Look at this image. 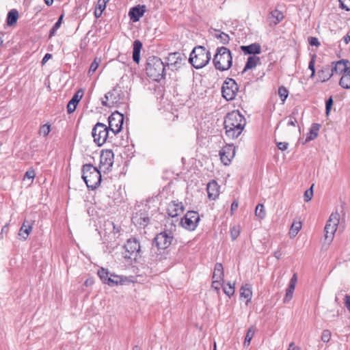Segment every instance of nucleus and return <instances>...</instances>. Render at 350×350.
Wrapping results in <instances>:
<instances>
[{"instance_id":"obj_1","label":"nucleus","mask_w":350,"mask_h":350,"mask_svg":"<svg viewBox=\"0 0 350 350\" xmlns=\"http://www.w3.org/2000/svg\"><path fill=\"white\" fill-rule=\"evenodd\" d=\"M226 135L230 139L237 138L242 133L246 121L243 116L238 111H232L228 113L224 120Z\"/></svg>"},{"instance_id":"obj_2","label":"nucleus","mask_w":350,"mask_h":350,"mask_svg":"<svg viewBox=\"0 0 350 350\" xmlns=\"http://www.w3.org/2000/svg\"><path fill=\"white\" fill-rule=\"evenodd\" d=\"M217 70L224 71L228 70L232 63V57L230 51L225 47H218L213 59Z\"/></svg>"},{"instance_id":"obj_3","label":"nucleus","mask_w":350,"mask_h":350,"mask_svg":"<svg viewBox=\"0 0 350 350\" xmlns=\"http://www.w3.org/2000/svg\"><path fill=\"white\" fill-rule=\"evenodd\" d=\"M82 178L89 189H94L100 183V171L92 164H85L82 167Z\"/></svg>"},{"instance_id":"obj_4","label":"nucleus","mask_w":350,"mask_h":350,"mask_svg":"<svg viewBox=\"0 0 350 350\" xmlns=\"http://www.w3.org/2000/svg\"><path fill=\"white\" fill-rule=\"evenodd\" d=\"M211 55L204 46H197L194 47L189 57L191 64L199 69L204 67L209 62Z\"/></svg>"},{"instance_id":"obj_5","label":"nucleus","mask_w":350,"mask_h":350,"mask_svg":"<svg viewBox=\"0 0 350 350\" xmlns=\"http://www.w3.org/2000/svg\"><path fill=\"white\" fill-rule=\"evenodd\" d=\"M146 71L150 78L159 81L165 75L164 63L157 57H150L148 59Z\"/></svg>"},{"instance_id":"obj_6","label":"nucleus","mask_w":350,"mask_h":350,"mask_svg":"<svg viewBox=\"0 0 350 350\" xmlns=\"http://www.w3.org/2000/svg\"><path fill=\"white\" fill-rule=\"evenodd\" d=\"M124 94L120 88H115L107 92L102 99L103 106L113 107H118L124 103Z\"/></svg>"},{"instance_id":"obj_7","label":"nucleus","mask_w":350,"mask_h":350,"mask_svg":"<svg viewBox=\"0 0 350 350\" xmlns=\"http://www.w3.org/2000/svg\"><path fill=\"white\" fill-rule=\"evenodd\" d=\"M109 128L105 124L97 122L92 129V135L94 142L98 146H101L110 137Z\"/></svg>"},{"instance_id":"obj_8","label":"nucleus","mask_w":350,"mask_h":350,"mask_svg":"<svg viewBox=\"0 0 350 350\" xmlns=\"http://www.w3.org/2000/svg\"><path fill=\"white\" fill-rule=\"evenodd\" d=\"M340 215L338 213H332L329 219L327 220L325 226V240L330 243L334 237L335 232L337 230L338 225L339 224Z\"/></svg>"},{"instance_id":"obj_9","label":"nucleus","mask_w":350,"mask_h":350,"mask_svg":"<svg viewBox=\"0 0 350 350\" xmlns=\"http://www.w3.org/2000/svg\"><path fill=\"white\" fill-rule=\"evenodd\" d=\"M238 90L236 81L233 79L227 78L221 87L222 96L226 100H232L236 96Z\"/></svg>"},{"instance_id":"obj_10","label":"nucleus","mask_w":350,"mask_h":350,"mask_svg":"<svg viewBox=\"0 0 350 350\" xmlns=\"http://www.w3.org/2000/svg\"><path fill=\"white\" fill-rule=\"evenodd\" d=\"M109 128L112 134L116 135L122 130L124 116L118 111L112 113L108 118Z\"/></svg>"},{"instance_id":"obj_11","label":"nucleus","mask_w":350,"mask_h":350,"mask_svg":"<svg viewBox=\"0 0 350 350\" xmlns=\"http://www.w3.org/2000/svg\"><path fill=\"white\" fill-rule=\"evenodd\" d=\"M173 239L172 232L165 230L157 234L154 239V242L159 249L165 250L171 245Z\"/></svg>"},{"instance_id":"obj_12","label":"nucleus","mask_w":350,"mask_h":350,"mask_svg":"<svg viewBox=\"0 0 350 350\" xmlns=\"http://www.w3.org/2000/svg\"><path fill=\"white\" fill-rule=\"evenodd\" d=\"M200 221V216L196 211H188L185 217L181 219V225L185 228L193 230L197 227Z\"/></svg>"},{"instance_id":"obj_13","label":"nucleus","mask_w":350,"mask_h":350,"mask_svg":"<svg viewBox=\"0 0 350 350\" xmlns=\"http://www.w3.org/2000/svg\"><path fill=\"white\" fill-rule=\"evenodd\" d=\"M113 152L111 150H102L100 156V168L103 171H109L113 164Z\"/></svg>"},{"instance_id":"obj_14","label":"nucleus","mask_w":350,"mask_h":350,"mask_svg":"<svg viewBox=\"0 0 350 350\" xmlns=\"http://www.w3.org/2000/svg\"><path fill=\"white\" fill-rule=\"evenodd\" d=\"M124 248L126 252L129 254V256L126 255L125 257L129 258H131L132 256H133L135 258L137 257L141 252V246L139 243L135 238L129 239L126 241V243L124 245Z\"/></svg>"},{"instance_id":"obj_15","label":"nucleus","mask_w":350,"mask_h":350,"mask_svg":"<svg viewBox=\"0 0 350 350\" xmlns=\"http://www.w3.org/2000/svg\"><path fill=\"white\" fill-rule=\"evenodd\" d=\"M221 162L228 165L235 155V148L233 145L228 144L222 148L219 152Z\"/></svg>"},{"instance_id":"obj_16","label":"nucleus","mask_w":350,"mask_h":350,"mask_svg":"<svg viewBox=\"0 0 350 350\" xmlns=\"http://www.w3.org/2000/svg\"><path fill=\"white\" fill-rule=\"evenodd\" d=\"M349 70H350V62L348 60L340 59L332 62L331 71L333 74L343 75Z\"/></svg>"},{"instance_id":"obj_17","label":"nucleus","mask_w":350,"mask_h":350,"mask_svg":"<svg viewBox=\"0 0 350 350\" xmlns=\"http://www.w3.org/2000/svg\"><path fill=\"white\" fill-rule=\"evenodd\" d=\"M167 214L172 217H175L181 215L184 211V206L182 202L178 201L171 202L167 206Z\"/></svg>"},{"instance_id":"obj_18","label":"nucleus","mask_w":350,"mask_h":350,"mask_svg":"<svg viewBox=\"0 0 350 350\" xmlns=\"http://www.w3.org/2000/svg\"><path fill=\"white\" fill-rule=\"evenodd\" d=\"M146 11V5H138L130 9L129 12V16L130 17V19L133 22H137L139 21L140 18L144 14Z\"/></svg>"},{"instance_id":"obj_19","label":"nucleus","mask_w":350,"mask_h":350,"mask_svg":"<svg viewBox=\"0 0 350 350\" xmlns=\"http://www.w3.org/2000/svg\"><path fill=\"white\" fill-rule=\"evenodd\" d=\"M299 114V111L297 109H295L291 115L286 116L283 120H282L278 126L280 124H284L286 126H293L296 127L297 125V116ZM278 126H277L278 128Z\"/></svg>"},{"instance_id":"obj_20","label":"nucleus","mask_w":350,"mask_h":350,"mask_svg":"<svg viewBox=\"0 0 350 350\" xmlns=\"http://www.w3.org/2000/svg\"><path fill=\"white\" fill-rule=\"evenodd\" d=\"M83 95L82 90H78L75 94L72 96V99L68 102L67 105V111L68 113L74 112L76 109L77 105L79 100L81 99Z\"/></svg>"},{"instance_id":"obj_21","label":"nucleus","mask_w":350,"mask_h":350,"mask_svg":"<svg viewBox=\"0 0 350 350\" xmlns=\"http://www.w3.org/2000/svg\"><path fill=\"white\" fill-rule=\"evenodd\" d=\"M241 50L246 55H257L261 53V47L258 43H253L247 46H241Z\"/></svg>"},{"instance_id":"obj_22","label":"nucleus","mask_w":350,"mask_h":350,"mask_svg":"<svg viewBox=\"0 0 350 350\" xmlns=\"http://www.w3.org/2000/svg\"><path fill=\"white\" fill-rule=\"evenodd\" d=\"M32 230V223L31 221H25L21 227L18 236L22 237L23 240H26Z\"/></svg>"},{"instance_id":"obj_23","label":"nucleus","mask_w":350,"mask_h":350,"mask_svg":"<svg viewBox=\"0 0 350 350\" xmlns=\"http://www.w3.org/2000/svg\"><path fill=\"white\" fill-rule=\"evenodd\" d=\"M284 18V14L282 12L274 10L271 11L268 16L270 25H277Z\"/></svg>"},{"instance_id":"obj_24","label":"nucleus","mask_w":350,"mask_h":350,"mask_svg":"<svg viewBox=\"0 0 350 350\" xmlns=\"http://www.w3.org/2000/svg\"><path fill=\"white\" fill-rule=\"evenodd\" d=\"M258 64H260V57H256V55H251L248 57L243 72L247 71V70L254 68Z\"/></svg>"},{"instance_id":"obj_25","label":"nucleus","mask_w":350,"mask_h":350,"mask_svg":"<svg viewBox=\"0 0 350 350\" xmlns=\"http://www.w3.org/2000/svg\"><path fill=\"white\" fill-rule=\"evenodd\" d=\"M142 48V43L136 40L133 42V59L135 63H139L140 59V51Z\"/></svg>"},{"instance_id":"obj_26","label":"nucleus","mask_w":350,"mask_h":350,"mask_svg":"<svg viewBox=\"0 0 350 350\" xmlns=\"http://www.w3.org/2000/svg\"><path fill=\"white\" fill-rule=\"evenodd\" d=\"M208 196L210 199L215 200L219 195L217 184L213 181L207 185Z\"/></svg>"},{"instance_id":"obj_27","label":"nucleus","mask_w":350,"mask_h":350,"mask_svg":"<svg viewBox=\"0 0 350 350\" xmlns=\"http://www.w3.org/2000/svg\"><path fill=\"white\" fill-rule=\"evenodd\" d=\"M332 75L333 73L329 66L324 67L322 70L318 72V77L322 82L328 81Z\"/></svg>"},{"instance_id":"obj_28","label":"nucleus","mask_w":350,"mask_h":350,"mask_svg":"<svg viewBox=\"0 0 350 350\" xmlns=\"http://www.w3.org/2000/svg\"><path fill=\"white\" fill-rule=\"evenodd\" d=\"M240 295L241 297H244L247 299V303L251 301L252 291V286L249 284H246L241 286L240 289Z\"/></svg>"},{"instance_id":"obj_29","label":"nucleus","mask_w":350,"mask_h":350,"mask_svg":"<svg viewBox=\"0 0 350 350\" xmlns=\"http://www.w3.org/2000/svg\"><path fill=\"white\" fill-rule=\"evenodd\" d=\"M167 60L168 65H174L176 66L178 64H180L182 57L179 53H172L169 54Z\"/></svg>"},{"instance_id":"obj_30","label":"nucleus","mask_w":350,"mask_h":350,"mask_svg":"<svg viewBox=\"0 0 350 350\" xmlns=\"http://www.w3.org/2000/svg\"><path fill=\"white\" fill-rule=\"evenodd\" d=\"M224 269L221 263L217 262L215 265L213 280H223Z\"/></svg>"},{"instance_id":"obj_31","label":"nucleus","mask_w":350,"mask_h":350,"mask_svg":"<svg viewBox=\"0 0 350 350\" xmlns=\"http://www.w3.org/2000/svg\"><path fill=\"white\" fill-rule=\"evenodd\" d=\"M108 280V284L109 286H115L118 284H122L124 280L123 278L118 275H116L114 273H112L110 272L109 278Z\"/></svg>"},{"instance_id":"obj_32","label":"nucleus","mask_w":350,"mask_h":350,"mask_svg":"<svg viewBox=\"0 0 350 350\" xmlns=\"http://www.w3.org/2000/svg\"><path fill=\"white\" fill-rule=\"evenodd\" d=\"M18 18V11L15 9L11 10L8 14L7 24L9 26H12V25H14L16 23Z\"/></svg>"},{"instance_id":"obj_33","label":"nucleus","mask_w":350,"mask_h":350,"mask_svg":"<svg viewBox=\"0 0 350 350\" xmlns=\"http://www.w3.org/2000/svg\"><path fill=\"white\" fill-rule=\"evenodd\" d=\"M339 85L345 89L350 88V69L342 75Z\"/></svg>"},{"instance_id":"obj_34","label":"nucleus","mask_w":350,"mask_h":350,"mask_svg":"<svg viewBox=\"0 0 350 350\" xmlns=\"http://www.w3.org/2000/svg\"><path fill=\"white\" fill-rule=\"evenodd\" d=\"M98 275L103 283L108 284V278L110 275V272L108 269L101 267L98 270Z\"/></svg>"},{"instance_id":"obj_35","label":"nucleus","mask_w":350,"mask_h":350,"mask_svg":"<svg viewBox=\"0 0 350 350\" xmlns=\"http://www.w3.org/2000/svg\"><path fill=\"white\" fill-rule=\"evenodd\" d=\"M301 228V222L300 221H294L290 229V234L291 237H295Z\"/></svg>"},{"instance_id":"obj_36","label":"nucleus","mask_w":350,"mask_h":350,"mask_svg":"<svg viewBox=\"0 0 350 350\" xmlns=\"http://www.w3.org/2000/svg\"><path fill=\"white\" fill-rule=\"evenodd\" d=\"M255 333V327L254 326L250 327L246 334L245 340L243 342V345L245 347H248L250 344L251 340L253 338Z\"/></svg>"},{"instance_id":"obj_37","label":"nucleus","mask_w":350,"mask_h":350,"mask_svg":"<svg viewBox=\"0 0 350 350\" xmlns=\"http://www.w3.org/2000/svg\"><path fill=\"white\" fill-rule=\"evenodd\" d=\"M319 129V125L317 124H312L311 129L310 131V133L308 136L306 137V141H310L317 137L318 135V131Z\"/></svg>"},{"instance_id":"obj_38","label":"nucleus","mask_w":350,"mask_h":350,"mask_svg":"<svg viewBox=\"0 0 350 350\" xmlns=\"http://www.w3.org/2000/svg\"><path fill=\"white\" fill-rule=\"evenodd\" d=\"M295 288V286H293V284H288V288L286 291V295L284 298V302H287L293 298Z\"/></svg>"},{"instance_id":"obj_39","label":"nucleus","mask_w":350,"mask_h":350,"mask_svg":"<svg viewBox=\"0 0 350 350\" xmlns=\"http://www.w3.org/2000/svg\"><path fill=\"white\" fill-rule=\"evenodd\" d=\"M255 215L256 217H259L261 219L265 218L266 213H265V211L263 204H258L256 206V210H255Z\"/></svg>"},{"instance_id":"obj_40","label":"nucleus","mask_w":350,"mask_h":350,"mask_svg":"<svg viewBox=\"0 0 350 350\" xmlns=\"http://www.w3.org/2000/svg\"><path fill=\"white\" fill-rule=\"evenodd\" d=\"M133 221L134 223L136 222L140 225L146 226L149 222V218L147 217H142V216H140L138 218V216L137 215L133 217Z\"/></svg>"},{"instance_id":"obj_41","label":"nucleus","mask_w":350,"mask_h":350,"mask_svg":"<svg viewBox=\"0 0 350 350\" xmlns=\"http://www.w3.org/2000/svg\"><path fill=\"white\" fill-rule=\"evenodd\" d=\"M278 94L282 102H284L288 96V90L284 86H281L278 89Z\"/></svg>"},{"instance_id":"obj_42","label":"nucleus","mask_w":350,"mask_h":350,"mask_svg":"<svg viewBox=\"0 0 350 350\" xmlns=\"http://www.w3.org/2000/svg\"><path fill=\"white\" fill-rule=\"evenodd\" d=\"M63 19V15H61L58 18L57 21L54 24L50 31V37L54 36L55 31L60 27Z\"/></svg>"},{"instance_id":"obj_43","label":"nucleus","mask_w":350,"mask_h":350,"mask_svg":"<svg viewBox=\"0 0 350 350\" xmlns=\"http://www.w3.org/2000/svg\"><path fill=\"white\" fill-rule=\"evenodd\" d=\"M224 292L228 296L230 297L234 293V284L228 283V286L224 287Z\"/></svg>"},{"instance_id":"obj_44","label":"nucleus","mask_w":350,"mask_h":350,"mask_svg":"<svg viewBox=\"0 0 350 350\" xmlns=\"http://www.w3.org/2000/svg\"><path fill=\"white\" fill-rule=\"evenodd\" d=\"M240 234V226H234L230 228V236L232 239L235 240Z\"/></svg>"},{"instance_id":"obj_45","label":"nucleus","mask_w":350,"mask_h":350,"mask_svg":"<svg viewBox=\"0 0 350 350\" xmlns=\"http://www.w3.org/2000/svg\"><path fill=\"white\" fill-rule=\"evenodd\" d=\"M331 336V332L329 329H324L321 334V340L327 343L330 340Z\"/></svg>"},{"instance_id":"obj_46","label":"nucleus","mask_w":350,"mask_h":350,"mask_svg":"<svg viewBox=\"0 0 350 350\" xmlns=\"http://www.w3.org/2000/svg\"><path fill=\"white\" fill-rule=\"evenodd\" d=\"M313 187H314V185H312L310 187V188L307 189L304 193V200L307 202H309L313 196Z\"/></svg>"},{"instance_id":"obj_47","label":"nucleus","mask_w":350,"mask_h":350,"mask_svg":"<svg viewBox=\"0 0 350 350\" xmlns=\"http://www.w3.org/2000/svg\"><path fill=\"white\" fill-rule=\"evenodd\" d=\"M50 125L46 124L42 125L39 130V134L43 136H46L50 132Z\"/></svg>"},{"instance_id":"obj_48","label":"nucleus","mask_w":350,"mask_h":350,"mask_svg":"<svg viewBox=\"0 0 350 350\" xmlns=\"http://www.w3.org/2000/svg\"><path fill=\"white\" fill-rule=\"evenodd\" d=\"M100 60L98 61L97 58H96L91 64L88 73L90 75L94 72L99 66Z\"/></svg>"},{"instance_id":"obj_49","label":"nucleus","mask_w":350,"mask_h":350,"mask_svg":"<svg viewBox=\"0 0 350 350\" xmlns=\"http://www.w3.org/2000/svg\"><path fill=\"white\" fill-rule=\"evenodd\" d=\"M219 41L223 44H228L230 41V37L227 33H219Z\"/></svg>"},{"instance_id":"obj_50","label":"nucleus","mask_w":350,"mask_h":350,"mask_svg":"<svg viewBox=\"0 0 350 350\" xmlns=\"http://www.w3.org/2000/svg\"><path fill=\"white\" fill-rule=\"evenodd\" d=\"M341 8L349 11L350 10V0H338Z\"/></svg>"},{"instance_id":"obj_51","label":"nucleus","mask_w":350,"mask_h":350,"mask_svg":"<svg viewBox=\"0 0 350 350\" xmlns=\"http://www.w3.org/2000/svg\"><path fill=\"white\" fill-rule=\"evenodd\" d=\"M333 105V99L332 97L329 98L325 103V111L326 114L328 115L331 111V109Z\"/></svg>"},{"instance_id":"obj_52","label":"nucleus","mask_w":350,"mask_h":350,"mask_svg":"<svg viewBox=\"0 0 350 350\" xmlns=\"http://www.w3.org/2000/svg\"><path fill=\"white\" fill-rule=\"evenodd\" d=\"M314 66H315L314 57H312V58L311 59V60L310 61L309 64H308V68L312 71L310 77H313L315 75Z\"/></svg>"},{"instance_id":"obj_53","label":"nucleus","mask_w":350,"mask_h":350,"mask_svg":"<svg viewBox=\"0 0 350 350\" xmlns=\"http://www.w3.org/2000/svg\"><path fill=\"white\" fill-rule=\"evenodd\" d=\"M106 8V3L103 0H98L96 9L100 10V12H103Z\"/></svg>"},{"instance_id":"obj_54","label":"nucleus","mask_w":350,"mask_h":350,"mask_svg":"<svg viewBox=\"0 0 350 350\" xmlns=\"http://www.w3.org/2000/svg\"><path fill=\"white\" fill-rule=\"evenodd\" d=\"M277 147L279 150L284 151L288 148V144L287 142H277Z\"/></svg>"},{"instance_id":"obj_55","label":"nucleus","mask_w":350,"mask_h":350,"mask_svg":"<svg viewBox=\"0 0 350 350\" xmlns=\"http://www.w3.org/2000/svg\"><path fill=\"white\" fill-rule=\"evenodd\" d=\"M35 177V172L33 170H28L25 172L24 178L33 179Z\"/></svg>"},{"instance_id":"obj_56","label":"nucleus","mask_w":350,"mask_h":350,"mask_svg":"<svg viewBox=\"0 0 350 350\" xmlns=\"http://www.w3.org/2000/svg\"><path fill=\"white\" fill-rule=\"evenodd\" d=\"M309 43L311 46H318L319 45H320V42H319L318 39L314 37L309 38Z\"/></svg>"},{"instance_id":"obj_57","label":"nucleus","mask_w":350,"mask_h":350,"mask_svg":"<svg viewBox=\"0 0 350 350\" xmlns=\"http://www.w3.org/2000/svg\"><path fill=\"white\" fill-rule=\"evenodd\" d=\"M220 280H213L212 282V287L214 288L216 291H219L220 288Z\"/></svg>"},{"instance_id":"obj_58","label":"nucleus","mask_w":350,"mask_h":350,"mask_svg":"<svg viewBox=\"0 0 350 350\" xmlns=\"http://www.w3.org/2000/svg\"><path fill=\"white\" fill-rule=\"evenodd\" d=\"M339 315V312L336 311V312H334L332 314H329V312L326 314L327 318L329 319L330 321H332L333 319L336 318Z\"/></svg>"},{"instance_id":"obj_59","label":"nucleus","mask_w":350,"mask_h":350,"mask_svg":"<svg viewBox=\"0 0 350 350\" xmlns=\"http://www.w3.org/2000/svg\"><path fill=\"white\" fill-rule=\"evenodd\" d=\"M297 274L296 273H294L290 280V282L289 284H293V286H295L296 284H297Z\"/></svg>"},{"instance_id":"obj_60","label":"nucleus","mask_w":350,"mask_h":350,"mask_svg":"<svg viewBox=\"0 0 350 350\" xmlns=\"http://www.w3.org/2000/svg\"><path fill=\"white\" fill-rule=\"evenodd\" d=\"M51 57H52V55L51 54H50V53L45 54V55L44 56V57H43V59L42 60V64H44Z\"/></svg>"},{"instance_id":"obj_61","label":"nucleus","mask_w":350,"mask_h":350,"mask_svg":"<svg viewBox=\"0 0 350 350\" xmlns=\"http://www.w3.org/2000/svg\"><path fill=\"white\" fill-rule=\"evenodd\" d=\"M219 33H223L222 31H221L220 30H218V29H213V32H212V34L213 36L216 38L217 39L219 40L220 37H219Z\"/></svg>"},{"instance_id":"obj_62","label":"nucleus","mask_w":350,"mask_h":350,"mask_svg":"<svg viewBox=\"0 0 350 350\" xmlns=\"http://www.w3.org/2000/svg\"><path fill=\"white\" fill-rule=\"evenodd\" d=\"M238 202L234 201L231 204V211L233 212L234 211L237 210V208H238Z\"/></svg>"},{"instance_id":"obj_63","label":"nucleus","mask_w":350,"mask_h":350,"mask_svg":"<svg viewBox=\"0 0 350 350\" xmlns=\"http://www.w3.org/2000/svg\"><path fill=\"white\" fill-rule=\"evenodd\" d=\"M103 12H100V10H98V9H95V11H94V16L96 18H99L101 14H102Z\"/></svg>"},{"instance_id":"obj_64","label":"nucleus","mask_w":350,"mask_h":350,"mask_svg":"<svg viewBox=\"0 0 350 350\" xmlns=\"http://www.w3.org/2000/svg\"><path fill=\"white\" fill-rule=\"evenodd\" d=\"M343 41L345 42V44H348L349 42H350V36L349 35H346L344 38H343Z\"/></svg>"}]
</instances>
